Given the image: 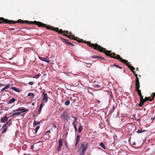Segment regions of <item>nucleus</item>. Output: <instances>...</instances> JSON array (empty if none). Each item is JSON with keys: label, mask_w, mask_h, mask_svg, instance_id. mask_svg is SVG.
<instances>
[{"label": "nucleus", "mask_w": 155, "mask_h": 155, "mask_svg": "<svg viewBox=\"0 0 155 155\" xmlns=\"http://www.w3.org/2000/svg\"><path fill=\"white\" fill-rule=\"evenodd\" d=\"M127 127L128 128L129 133H130V134H131L135 131L136 126L134 124L131 123H128L127 124Z\"/></svg>", "instance_id": "nucleus-7"}, {"label": "nucleus", "mask_w": 155, "mask_h": 155, "mask_svg": "<svg viewBox=\"0 0 155 155\" xmlns=\"http://www.w3.org/2000/svg\"><path fill=\"white\" fill-rule=\"evenodd\" d=\"M96 45L97 47H95L94 48L95 50L100 52L104 53L107 56L119 60L127 66L130 64L128 62L127 60L121 58L119 55L117 54L114 53H112L111 51L106 50V48L101 47L100 45Z\"/></svg>", "instance_id": "nucleus-2"}, {"label": "nucleus", "mask_w": 155, "mask_h": 155, "mask_svg": "<svg viewBox=\"0 0 155 155\" xmlns=\"http://www.w3.org/2000/svg\"><path fill=\"white\" fill-rule=\"evenodd\" d=\"M83 129V126L81 125L79 127L78 130V133H81V131H82V130Z\"/></svg>", "instance_id": "nucleus-21"}, {"label": "nucleus", "mask_w": 155, "mask_h": 155, "mask_svg": "<svg viewBox=\"0 0 155 155\" xmlns=\"http://www.w3.org/2000/svg\"><path fill=\"white\" fill-rule=\"evenodd\" d=\"M11 85V84H8L6 85L5 87H4L5 89H8L10 87Z\"/></svg>", "instance_id": "nucleus-27"}, {"label": "nucleus", "mask_w": 155, "mask_h": 155, "mask_svg": "<svg viewBox=\"0 0 155 155\" xmlns=\"http://www.w3.org/2000/svg\"><path fill=\"white\" fill-rule=\"evenodd\" d=\"M43 98L42 101L44 103H46L48 101V96L47 93H45V91L43 93Z\"/></svg>", "instance_id": "nucleus-10"}, {"label": "nucleus", "mask_w": 155, "mask_h": 155, "mask_svg": "<svg viewBox=\"0 0 155 155\" xmlns=\"http://www.w3.org/2000/svg\"><path fill=\"white\" fill-rule=\"evenodd\" d=\"M144 131H145V130H139L137 131V133H141L142 132H144Z\"/></svg>", "instance_id": "nucleus-30"}, {"label": "nucleus", "mask_w": 155, "mask_h": 155, "mask_svg": "<svg viewBox=\"0 0 155 155\" xmlns=\"http://www.w3.org/2000/svg\"><path fill=\"white\" fill-rule=\"evenodd\" d=\"M91 94H92V95H93V94H92V93H91Z\"/></svg>", "instance_id": "nucleus-56"}, {"label": "nucleus", "mask_w": 155, "mask_h": 155, "mask_svg": "<svg viewBox=\"0 0 155 155\" xmlns=\"http://www.w3.org/2000/svg\"><path fill=\"white\" fill-rule=\"evenodd\" d=\"M4 86L5 85L4 84H0V87L3 86Z\"/></svg>", "instance_id": "nucleus-48"}, {"label": "nucleus", "mask_w": 155, "mask_h": 155, "mask_svg": "<svg viewBox=\"0 0 155 155\" xmlns=\"http://www.w3.org/2000/svg\"><path fill=\"white\" fill-rule=\"evenodd\" d=\"M86 63L87 64H89V63Z\"/></svg>", "instance_id": "nucleus-55"}, {"label": "nucleus", "mask_w": 155, "mask_h": 155, "mask_svg": "<svg viewBox=\"0 0 155 155\" xmlns=\"http://www.w3.org/2000/svg\"><path fill=\"white\" fill-rule=\"evenodd\" d=\"M87 144L85 143H83L81 144V146L80 148L81 151L79 155H84L87 149Z\"/></svg>", "instance_id": "nucleus-8"}, {"label": "nucleus", "mask_w": 155, "mask_h": 155, "mask_svg": "<svg viewBox=\"0 0 155 155\" xmlns=\"http://www.w3.org/2000/svg\"><path fill=\"white\" fill-rule=\"evenodd\" d=\"M39 128L40 126H38L36 127L35 128V134H36V133H37V131Z\"/></svg>", "instance_id": "nucleus-22"}, {"label": "nucleus", "mask_w": 155, "mask_h": 155, "mask_svg": "<svg viewBox=\"0 0 155 155\" xmlns=\"http://www.w3.org/2000/svg\"><path fill=\"white\" fill-rule=\"evenodd\" d=\"M138 95L140 96V103L138 104V106L139 107H141L145 102L148 101H152L153 100L154 97H155V92L153 93L152 94V95L150 96V98L146 97L144 99H143V96L142 95L141 93L138 94Z\"/></svg>", "instance_id": "nucleus-4"}, {"label": "nucleus", "mask_w": 155, "mask_h": 155, "mask_svg": "<svg viewBox=\"0 0 155 155\" xmlns=\"http://www.w3.org/2000/svg\"><path fill=\"white\" fill-rule=\"evenodd\" d=\"M108 94L109 96H110L112 97V94L111 92H108Z\"/></svg>", "instance_id": "nucleus-39"}, {"label": "nucleus", "mask_w": 155, "mask_h": 155, "mask_svg": "<svg viewBox=\"0 0 155 155\" xmlns=\"http://www.w3.org/2000/svg\"><path fill=\"white\" fill-rule=\"evenodd\" d=\"M6 90L5 87H3L1 90V92H2L4 90Z\"/></svg>", "instance_id": "nucleus-42"}, {"label": "nucleus", "mask_w": 155, "mask_h": 155, "mask_svg": "<svg viewBox=\"0 0 155 155\" xmlns=\"http://www.w3.org/2000/svg\"><path fill=\"white\" fill-rule=\"evenodd\" d=\"M28 110L26 109H25L23 107H20L18 108L17 109L14 110V111H20L19 112H17L15 113L12 114L11 116V117H13L15 115L18 116L20 114H21L22 112H25V111H27Z\"/></svg>", "instance_id": "nucleus-6"}, {"label": "nucleus", "mask_w": 155, "mask_h": 155, "mask_svg": "<svg viewBox=\"0 0 155 155\" xmlns=\"http://www.w3.org/2000/svg\"><path fill=\"white\" fill-rule=\"evenodd\" d=\"M9 30L10 31L15 30V29L14 28H9Z\"/></svg>", "instance_id": "nucleus-45"}, {"label": "nucleus", "mask_w": 155, "mask_h": 155, "mask_svg": "<svg viewBox=\"0 0 155 155\" xmlns=\"http://www.w3.org/2000/svg\"><path fill=\"white\" fill-rule=\"evenodd\" d=\"M34 94L33 93H29L28 94V96H34Z\"/></svg>", "instance_id": "nucleus-31"}, {"label": "nucleus", "mask_w": 155, "mask_h": 155, "mask_svg": "<svg viewBox=\"0 0 155 155\" xmlns=\"http://www.w3.org/2000/svg\"><path fill=\"white\" fill-rule=\"evenodd\" d=\"M140 87V82H135L136 90L137 92L138 95L141 93V90L139 89Z\"/></svg>", "instance_id": "nucleus-11"}, {"label": "nucleus", "mask_w": 155, "mask_h": 155, "mask_svg": "<svg viewBox=\"0 0 155 155\" xmlns=\"http://www.w3.org/2000/svg\"><path fill=\"white\" fill-rule=\"evenodd\" d=\"M112 66H116V67H117V68H120V69H122V67L119 66H118V65H117L116 64H114L112 65Z\"/></svg>", "instance_id": "nucleus-32"}, {"label": "nucleus", "mask_w": 155, "mask_h": 155, "mask_svg": "<svg viewBox=\"0 0 155 155\" xmlns=\"http://www.w3.org/2000/svg\"><path fill=\"white\" fill-rule=\"evenodd\" d=\"M74 40H76L77 41H78L79 42H83L84 43H86L88 46H89V47H91L92 48H93L94 49H95L94 48L95 47H96V45H99L98 44H97V43H96L95 44H92L89 41H87L86 42L85 41H83V40L81 39H80L78 38H75V39H74Z\"/></svg>", "instance_id": "nucleus-5"}, {"label": "nucleus", "mask_w": 155, "mask_h": 155, "mask_svg": "<svg viewBox=\"0 0 155 155\" xmlns=\"http://www.w3.org/2000/svg\"><path fill=\"white\" fill-rule=\"evenodd\" d=\"M28 84L29 85H32L34 83L33 81H30L28 83Z\"/></svg>", "instance_id": "nucleus-36"}, {"label": "nucleus", "mask_w": 155, "mask_h": 155, "mask_svg": "<svg viewBox=\"0 0 155 155\" xmlns=\"http://www.w3.org/2000/svg\"><path fill=\"white\" fill-rule=\"evenodd\" d=\"M11 85V84H8L6 85L5 87H4L5 89H8L10 87Z\"/></svg>", "instance_id": "nucleus-28"}, {"label": "nucleus", "mask_w": 155, "mask_h": 155, "mask_svg": "<svg viewBox=\"0 0 155 155\" xmlns=\"http://www.w3.org/2000/svg\"><path fill=\"white\" fill-rule=\"evenodd\" d=\"M76 141L79 142L80 136L79 135H78L77 136Z\"/></svg>", "instance_id": "nucleus-29"}, {"label": "nucleus", "mask_w": 155, "mask_h": 155, "mask_svg": "<svg viewBox=\"0 0 155 155\" xmlns=\"http://www.w3.org/2000/svg\"><path fill=\"white\" fill-rule=\"evenodd\" d=\"M79 142H78V141H76V143H75V147H76L77 144H78V143H79Z\"/></svg>", "instance_id": "nucleus-43"}, {"label": "nucleus", "mask_w": 155, "mask_h": 155, "mask_svg": "<svg viewBox=\"0 0 155 155\" xmlns=\"http://www.w3.org/2000/svg\"><path fill=\"white\" fill-rule=\"evenodd\" d=\"M25 114H22V117H23L24 116Z\"/></svg>", "instance_id": "nucleus-51"}, {"label": "nucleus", "mask_w": 155, "mask_h": 155, "mask_svg": "<svg viewBox=\"0 0 155 155\" xmlns=\"http://www.w3.org/2000/svg\"><path fill=\"white\" fill-rule=\"evenodd\" d=\"M95 101L97 102L98 103H100V101L98 100H96Z\"/></svg>", "instance_id": "nucleus-46"}, {"label": "nucleus", "mask_w": 155, "mask_h": 155, "mask_svg": "<svg viewBox=\"0 0 155 155\" xmlns=\"http://www.w3.org/2000/svg\"><path fill=\"white\" fill-rule=\"evenodd\" d=\"M70 104V101L69 100L67 101L64 103V104L66 106H68Z\"/></svg>", "instance_id": "nucleus-23"}, {"label": "nucleus", "mask_w": 155, "mask_h": 155, "mask_svg": "<svg viewBox=\"0 0 155 155\" xmlns=\"http://www.w3.org/2000/svg\"><path fill=\"white\" fill-rule=\"evenodd\" d=\"M50 133V130H48L47 132L46 133V134L48 133Z\"/></svg>", "instance_id": "nucleus-49"}, {"label": "nucleus", "mask_w": 155, "mask_h": 155, "mask_svg": "<svg viewBox=\"0 0 155 155\" xmlns=\"http://www.w3.org/2000/svg\"><path fill=\"white\" fill-rule=\"evenodd\" d=\"M136 70H137V71L138 70V68H137L136 69Z\"/></svg>", "instance_id": "nucleus-53"}, {"label": "nucleus", "mask_w": 155, "mask_h": 155, "mask_svg": "<svg viewBox=\"0 0 155 155\" xmlns=\"http://www.w3.org/2000/svg\"><path fill=\"white\" fill-rule=\"evenodd\" d=\"M52 127L55 128H57V126L55 123H53Z\"/></svg>", "instance_id": "nucleus-34"}, {"label": "nucleus", "mask_w": 155, "mask_h": 155, "mask_svg": "<svg viewBox=\"0 0 155 155\" xmlns=\"http://www.w3.org/2000/svg\"><path fill=\"white\" fill-rule=\"evenodd\" d=\"M73 118H74V119H75V120H74V122H76L77 120H78L77 118V117H73Z\"/></svg>", "instance_id": "nucleus-38"}, {"label": "nucleus", "mask_w": 155, "mask_h": 155, "mask_svg": "<svg viewBox=\"0 0 155 155\" xmlns=\"http://www.w3.org/2000/svg\"><path fill=\"white\" fill-rule=\"evenodd\" d=\"M7 123H8V122L6 123V124H4L2 128L4 129V130H2V133L3 134L5 133L6 132V131L7 130V127H6V126L7 125Z\"/></svg>", "instance_id": "nucleus-13"}, {"label": "nucleus", "mask_w": 155, "mask_h": 155, "mask_svg": "<svg viewBox=\"0 0 155 155\" xmlns=\"http://www.w3.org/2000/svg\"><path fill=\"white\" fill-rule=\"evenodd\" d=\"M41 109H42V108H40L38 110V112H39V113H40V112H41Z\"/></svg>", "instance_id": "nucleus-47"}, {"label": "nucleus", "mask_w": 155, "mask_h": 155, "mask_svg": "<svg viewBox=\"0 0 155 155\" xmlns=\"http://www.w3.org/2000/svg\"><path fill=\"white\" fill-rule=\"evenodd\" d=\"M40 59L41 61H45L47 63H49L50 61L48 58H41Z\"/></svg>", "instance_id": "nucleus-15"}, {"label": "nucleus", "mask_w": 155, "mask_h": 155, "mask_svg": "<svg viewBox=\"0 0 155 155\" xmlns=\"http://www.w3.org/2000/svg\"><path fill=\"white\" fill-rule=\"evenodd\" d=\"M11 85V84H8L6 85L5 87H4L5 89H8L10 87Z\"/></svg>", "instance_id": "nucleus-26"}, {"label": "nucleus", "mask_w": 155, "mask_h": 155, "mask_svg": "<svg viewBox=\"0 0 155 155\" xmlns=\"http://www.w3.org/2000/svg\"><path fill=\"white\" fill-rule=\"evenodd\" d=\"M128 67L130 69V70L133 72V71H135L134 70L135 69L134 68L133 66H131V65L130 64Z\"/></svg>", "instance_id": "nucleus-19"}, {"label": "nucleus", "mask_w": 155, "mask_h": 155, "mask_svg": "<svg viewBox=\"0 0 155 155\" xmlns=\"http://www.w3.org/2000/svg\"><path fill=\"white\" fill-rule=\"evenodd\" d=\"M135 143H133V144H134V145H135Z\"/></svg>", "instance_id": "nucleus-54"}, {"label": "nucleus", "mask_w": 155, "mask_h": 155, "mask_svg": "<svg viewBox=\"0 0 155 155\" xmlns=\"http://www.w3.org/2000/svg\"><path fill=\"white\" fill-rule=\"evenodd\" d=\"M133 73L134 75H135V77H136V78H138L137 74H136L135 71H133Z\"/></svg>", "instance_id": "nucleus-35"}, {"label": "nucleus", "mask_w": 155, "mask_h": 155, "mask_svg": "<svg viewBox=\"0 0 155 155\" xmlns=\"http://www.w3.org/2000/svg\"><path fill=\"white\" fill-rule=\"evenodd\" d=\"M66 155H68V154H66Z\"/></svg>", "instance_id": "nucleus-58"}, {"label": "nucleus", "mask_w": 155, "mask_h": 155, "mask_svg": "<svg viewBox=\"0 0 155 155\" xmlns=\"http://www.w3.org/2000/svg\"><path fill=\"white\" fill-rule=\"evenodd\" d=\"M28 21H24L21 19H18L17 21L9 20L7 19H5L3 17H0V24L6 23L8 24H15L16 23L21 24H26L28 23Z\"/></svg>", "instance_id": "nucleus-3"}, {"label": "nucleus", "mask_w": 155, "mask_h": 155, "mask_svg": "<svg viewBox=\"0 0 155 155\" xmlns=\"http://www.w3.org/2000/svg\"><path fill=\"white\" fill-rule=\"evenodd\" d=\"M61 117L64 121H68L70 119V117L67 112H64L61 115Z\"/></svg>", "instance_id": "nucleus-9"}, {"label": "nucleus", "mask_w": 155, "mask_h": 155, "mask_svg": "<svg viewBox=\"0 0 155 155\" xmlns=\"http://www.w3.org/2000/svg\"><path fill=\"white\" fill-rule=\"evenodd\" d=\"M28 23H26V24L36 25L39 27L46 28L48 30H53L61 34H63L64 36H66L70 39L72 40L75 39V37L74 35H68L66 34H68V31H63L62 30L59 29L58 28H55L51 25H46L40 21H28Z\"/></svg>", "instance_id": "nucleus-1"}, {"label": "nucleus", "mask_w": 155, "mask_h": 155, "mask_svg": "<svg viewBox=\"0 0 155 155\" xmlns=\"http://www.w3.org/2000/svg\"><path fill=\"white\" fill-rule=\"evenodd\" d=\"M100 58V59H104V58L101 57H99V58Z\"/></svg>", "instance_id": "nucleus-50"}, {"label": "nucleus", "mask_w": 155, "mask_h": 155, "mask_svg": "<svg viewBox=\"0 0 155 155\" xmlns=\"http://www.w3.org/2000/svg\"><path fill=\"white\" fill-rule=\"evenodd\" d=\"M74 127V129H75V132H76L77 131V127H76V126H75V127Z\"/></svg>", "instance_id": "nucleus-44"}, {"label": "nucleus", "mask_w": 155, "mask_h": 155, "mask_svg": "<svg viewBox=\"0 0 155 155\" xmlns=\"http://www.w3.org/2000/svg\"><path fill=\"white\" fill-rule=\"evenodd\" d=\"M61 38L63 40V41L65 43H67L69 45H71L72 46H74V45L71 43V42H69L68 41V40H67V39H63L62 38Z\"/></svg>", "instance_id": "nucleus-16"}, {"label": "nucleus", "mask_w": 155, "mask_h": 155, "mask_svg": "<svg viewBox=\"0 0 155 155\" xmlns=\"http://www.w3.org/2000/svg\"><path fill=\"white\" fill-rule=\"evenodd\" d=\"M8 120V118L6 116L2 117L1 119V122L2 123H4Z\"/></svg>", "instance_id": "nucleus-14"}, {"label": "nucleus", "mask_w": 155, "mask_h": 155, "mask_svg": "<svg viewBox=\"0 0 155 155\" xmlns=\"http://www.w3.org/2000/svg\"><path fill=\"white\" fill-rule=\"evenodd\" d=\"M43 104L41 103L40 105V108H42V107H43Z\"/></svg>", "instance_id": "nucleus-41"}, {"label": "nucleus", "mask_w": 155, "mask_h": 155, "mask_svg": "<svg viewBox=\"0 0 155 155\" xmlns=\"http://www.w3.org/2000/svg\"><path fill=\"white\" fill-rule=\"evenodd\" d=\"M139 82V78H136V81H135V82Z\"/></svg>", "instance_id": "nucleus-37"}, {"label": "nucleus", "mask_w": 155, "mask_h": 155, "mask_svg": "<svg viewBox=\"0 0 155 155\" xmlns=\"http://www.w3.org/2000/svg\"><path fill=\"white\" fill-rule=\"evenodd\" d=\"M15 101L16 100L15 98H13L8 101V104H11L14 103Z\"/></svg>", "instance_id": "nucleus-18"}, {"label": "nucleus", "mask_w": 155, "mask_h": 155, "mask_svg": "<svg viewBox=\"0 0 155 155\" xmlns=\"http://www.w3.org/2000/svg\"><path fill=\"white\" fill-rule=\"evenodd\" d=\"M11 89L12 90H13L14 91L17 92L19 93L20 92V89L18 88H17L15 87H12Z\"/></svg>", "instance_id": "nucleus-17"}, {"label": "nucleus", "mask_w": 155, "mask_h": 155, "mask_svg": "<svg viewBox=\"0 0 155 155\" xmlns=\"http://www.w3.org/2000/svg\"><path fill=\"white\" fill-rule=\"evenodd\" d=\"M72 125L74 126V127H75V126H76V125H75V122H73L72 123Z\"/></svg>", "instance_id": "nucleus-40"}, {"label": "nucleus", "mask_w": 155, "mask_h": 155, "mask_svg": "<svg viewBox=\"0 0 155 155\" xmlns=\"http://www.w3.org/2000/svg\"><path fill=\"white\" fill-rule=\"evenodd\" d=\"M99 145L101 146V147L102 148H105V146L104 145V144L103 143H100V144H99Z\"/></svg>", "instance_id": "nucleus-25"}, {"label": "nucleus", "mask_w": 155, "mask_h": 155, "mask_svg": "<svg viewBox=\"0 0 155 155\" xmlns=\"http://www.w3.org/2000/svg\"><path fill=\"white\" fill-rule=\"evenodd\" d=\"M40 121H35L33 123V127H35L36 125H39L40 124Z\"/></svg>", "instance_id": "nucleus-20"}, {"label": "nucleus", "mask_w": 155, "mask_h": 155, "mask_svg": "<svg viewBox=\"0 0 155 155\" xmlns=\"http://www.w3.org/2000/svg\"><path fill=\"white\" fill-rule=\"evenodd\" d=\"M114 108H115V107H114V106H113V108L114 109Z\"/></svg>", "instance_id": "nucleus-52"}, {"label": "nucleus", "mask_w": 155, "mask_h": 155, "mask_svg": "<svg viewBox=\"0 0 155 155\" xmlns=\"http://www.w3.org/2000/svg\"><path fill=\"white\" fill-rule=\"evenodd\" d=\"M41 76V74H38L36 76H34L33 78H36V79H38Z\"/></svg>", "instance_id": "nucleus-24"}, {"label": "nucleus", "mask_w": 155, "mask_h": 155, "mask_svg": "<svg viewBox=\"0 0 155 155\" xmlns=\"http://www.w3.org/2000/svg\"><path fill=\"white\" fill-rule=\"evenodd\" d=\"M100 57V56H98L96 55L93 56H92L91 58H99Z\"/></svg>", "instance_id": "nucleus-33"}, {"label": "nucleus", "mask_w": 155, "mask_h": 155, "mask_svg": "<svg viewBox=\"0 0 155 155\" xmlns=\"http://www.w3.org/2000/svg\"><path fill=\"white\" fill-rule=\"evenodd\" d=\"M1 125H0V128L1 127Z\"/></svg>", "instance_id": "nucleus-57"}, {"label": "nucleus", "mask_w": 155, "mask_h": 155, "mask_svg": "<svg viewBox=\"0 0 155 155\" xmlns=\"http://www.w3.org/2000/svg\"><path fill=\"white\" fill-rule=\"evenodd\" d=\"M63 140L61 139L58 141V146L57 148V151H59L61 150V147L62 146Z\"/></svg>", "instance_id": "nucleus-12"}]
</instances>
